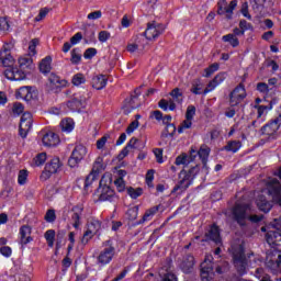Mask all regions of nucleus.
Segmentation results:
<instances>
[{
  "instance_id": "f257e3e1",
  "label": "nucleus",
  "mask_w": 281,
  "mask_h": 281,
  "mask_svg": "<svg viewBox=\"0 0 281 281\" xmlns=\"http://www.w3.org/2000/svg\"><path fill=\"white\" fill-rule=\"evenodd\" d=\"M266 241L274 249L267 256L266 267L271 273H278L281 269V229L272 228L266 234Z\"/></svg>"
},
{
  "instance_id": "f03ea898",
  "label": "nucleus",
  "mask_w": 281,
  "mask_h": 281,
  "mask_svg": "<svg viewBox=\"0 0 281 281\" xmlns=\"http://www.w3.org/2000/svg\"><path fill=\"white\" fill-rule=\"evenodd\" d=\"M231 217L239 227H247V221L250 223H260L263 215H251V205L244 202H236L231 209Z\"/></svg>"
},
{
  "instance_id": "7ed1b4c3",
  "label": "nucleus",
  "mask_w": 281,
  "mask_h": 281,
  "mask_svg": "<svg viewBox=\"0 0 281 281\" xmlns=\"http://www.w3.org/2000/svg\"><path fill=\"white\" fill-rule=\"evenodd\" d=\"M211 149L207 145H202L200 149L196 151L194 147H191L190 154L182 153L177 157V166H189L192 164L196 157H199L202 164H207V159L210 158Z\"/></svg>"
},
{
  "instance_id": "20e7f679",
  "label": "nucleus",
  "mask_w": 281,
  "mask_h": 281,
  "mask_svg": "<svg viewBox=\"0 0 281 281\" xmlns=\"http://www.w3.org/2000/svg\"><path fill=\"white\" fill-rule=\"evenodd\" d=\"M111 177L110 176H102L99 188L97 189L94 196H97L98 201H109L113 203L117 199L115 195V191L111 188Z\"/></svg>"
},
{
  "instance_id": "39448f33",
  "label": "nucleus",
  "mask_w": 281,
  "mask_h": 281,
  "mask_svg": "<svg viewBox=\"0 0 281 281\" xmlns=\"http://www.w3.org/2000/svg\"><path fill=\"white\" fill-rule=\"evenodd\" d=\"M151 120H156L157 122H162L165 124V131L161 134V137H165V139H168V137L172 138L175 137V133H177V125H175L172 122L171 115H165L159 110H155L150 113Z\"/></svg>"
},
{
  "instance_id": "423d86ee",
  "label": "nucleus",
  "mask_w": 281,
  "mask_h": 281,
  "mask_svg": "<svg viewBox=\"0 0 281 281\" xmlns=\"http://www.w3.org/2000/svg\"><path fill=\"white\" fill-rule=\"evenodd\" d=\"M233 265L238 273V276H246L249 262L247 256L245 255V248L238 246L233 251Z\"/></svg>"
},
{
  "instance_id": "0eeeda50",
  "label": "nucleus",
  "mask_w": 281,
  "mask_h": 281,
  "mask_svg": "<svg viewBox=\"0 0 281 281\" xmlns=\"http://www.w3.org/2000/svg\"><path fill=\"white\" fill-rule=\"evenodd\" d=\"M116 254H117V250L113 245V240L111 239L105 240L103 243V249L99 252L97 257L98 265H101V267H105V265H111Z\"/></svg>"
},
{
  "instance_id": "6e6552de",
  "label": "nucleus",
  "mask_w": 281,
  "mask_h": 281,
  "mask_svg": "<svg viewBox=\"0 0 281 281\" xmlns=\"http://www.w3.org/2000/svg\"><path fill=\"white\" fill-rule=\"evenodd\" d=\"M199 170H201V168L199 167V165H195L194 167H191L189 170L183 169L182 171H180L178 177L177 190H188V188L192 186L194 177L199 175Z\"/></svg>"
},
{
  "instance_id": "1a4fd4ad",
  "label": "nucleus",
  "mask_w": 281,
  "mask_h": 281,
  "mask_svg": "<svg viewBox=\"0 0 281 281\" xmlns=\"http://www.w3.org/2000/svg\"><path fill=\"white\" fill-rule=\"evenodd\" d=\"M225 78H226V74L220 72L209 82V85L203 90V92H201V88L195 87L192 89V93H194V95H201V93H203V95H207V93H210L211 91H214L218 87V85L224 82Z\"/></svg>"
},
{
  "instance_id": "9d476101",
  "label": "nucleus",
  "mask_w": 281,
  "mask_h": 281,
  "mask_svg": "<svg viewBox=\"0 0 281 281\" xmlns=\"http://www.w3.org/2000/svg\"><path fill=\"white\" fill-rule=\"evenodd\" d=\"M85 157H87V147L83 145H77L68 159V166L70 168H78V164H80Z\"/></svg>"
},
{
  "instance_id": "9b49d317",
  "label": "nucleus",
  "mask_w": 281,
  "mask_h": 281,
  "mask_svg": "<svg viewBox=\"0 0 281 281\" xmlns=\"http://www.w3.org/2000/svg\"><path fill=\"white\" fill-rule=\"evenodd\" d=\"M67 109L72 112H80L82 109H87V97L76 93L74 97L67 101Z\"/></svg>"
},
{
  "instance_id": "f8f14e48",
  "label": "nucleus",
  "mask_w": 281,
  "mask_h": 281,
  "mask_svg": "<svg viewBox=\"0 0 281 281\" xmlns=\"http://www.w3.org/2000/svg\"><path fill=\"white\" fill-rule=\"evenodd\" d=\"M12 47V44L3 45V48L0 50V67H7L8 69L14 67V57H12V54L10 53Z\"/></svg>"
},
{
  "instance_id": "ddd939ff",
  "label": "nucleus",
  "mask_w": 281,
  "mask_h": 281,
  "mask_svg": "<svg viewBox=\"0 0 281 281\" xmlns=\"http://www.w3.org/2000/svg\"><path fill=\"white\" fill-rule=\"evenodd\" d=\"M247 98V90H245V86L239 83L231 93H229V105L238 106L243 100Z\"/></svg>"
},
{
  "instance_id": "4468645a",
  "label": "nucleus",
  "mask_w": 281,
  "mask_h": 281,
  "mask_svg": "<svg viewBox=\"0 0 281 281\" xmlns=\"http://www.w3.org/2000/svg\"><path fill=\"white\" fill-rule=\"evenodd\" d=\"M165 30L166 27L164 26V24H159L155 22L148 23L146 31L140 36H145L147 41H155V38L160 36V34H164Z\"/></svg>"
},
{
  "instance_id": "2eb2a0df",
  "label": "nucleus",
  "mask_w": 281,
  "mask_h": 281,
  "mask_svg": "<svg viewBox=\"0 0 281 281\" xmlns=\"http://www.w3.org/2000/svg\"><path fill=\"white\" fill-rule=\"evenodd\" d=\"M32 113L24 112L20 120V127H19V135L22 137V139H25L27 137V133L32 131Z\"/></svg>"
},
{
  "instance_id": "dca6fc26",
  "label": "nucleus",
  "mask_w": 281,
  "mask_h": 281,
  "mask_svg": "<svg viewBox=\"0 0 281 281\" xmlns=\"http://www.w3.org/2000/svg\"><path fill=\"white\" fill-rule=\"evenodd\" d=\"M212 240V243H215V245H223V240L221 239V229H218V226L213 224L209 232L204 235V243H207Z\"/></svg>"
},
{
  "instance_id": "f3484780",
  "label": "nucleus",
  "mask_w": 281,
  "mask_h": 281,
  "mask_svg": "<svg viewBox=\"0 0 281 281\" xmlns=\"http://www.w3.org/2000/svg\"><path fill=\"white\" fill-rule=\"evenodd\" d=\"M201 280L214 281V267L211 261L207 262V259L201 263Z\"/></svg>"
},
{
  "instance_id": "a211bd4d",
  "label": "nucleus",
  "mask_w": 281,
  "mask_h": 281,
  "mask_svg": "<svg viewBox=\"0 0 281 281\" xmlns=\"http://www.w3.org/2000/svg\"><path fill=\"white\" fill-rule=\"evenodd\" d=\"M4 76L8 80H25V70L19 68H7L4 70Z\"/></svg>"
},
{
  "instance_id": "6ab92c4d",
  "label": "nucleus",
  "mask_w": 281,
  "mask_h": 281,
  "mask_svg": "<svg viewBox=\"0 0 281 281\" xmlns=\"http://www.w3.org/2000/svg\"><path fill=\"white\" fill-rule=\"evenodd\" d=\"M15 95L21 100H25L26 102H30L31 100H34L36 98V92L32 91V87L24 86L16 91Z\"/></svg>"
},
{
  "instance_id": "aec40b11",
  "label": "nucleus",
  "mask_w": 281,
  "mask_h": 281,
  "mask_svg": "<svg viewBox=\"0 0 281 281\" xmlns=\"http://www.w3.org/2000/svg\"><path fill=\"white\" fill-rule=\"evenodd\" d=\"M42 142H43L44 146L52 148V147L58 146V144H60V137H58V134L49 131L44 134Z\"/></svg>"
},
{
  "instance_id": "412c9836",
  "label": "nucleus",
  "mask_w": 281,
  "mask_h": 281,
  "mask_svg": "<svg viewBox=\"0 0 281 281\" xmlns=\"http://www.w3.org/2000/svg\"><path fill=\"white\" fill-rule=\"evenodd\" d=\"M34 238H32V227L29 225H22L20 227V245H30Z\"/></svg>"
},
{
  "instance_id": "4be33fe9",
  "label": "nucleus",
  "mask_w": 281,
  "mask_h": 281,
  "mask_svg": "<svg viewBox=\"0 0 281 281\" xmlns=\"http://www.w3.org/2000/svg\"><path fill=\"white\" fill-rule=\"evenodd\" d=\"M82 206H74L70 211V221L72 223V227L75 229H78L80 225H82V222H80V218L82 217Z\"/></svg>"
},
{
  "instance_id": "5701e85b",
  "label": "nucleus",
  "mask_w": 281,
  "mask_h": 281,
  "mask_svg": "<svg viewBox=\"0 0 281 281\" xmlns=\"http://www.w3.org/2000/svg\"><path fill=\"white\" fill-rule=\"evenodd\" d=\"M60 168H63V162H60V158L55 157L46 164L45 172H47L49 177L50 175H56V172H59Z\"/></svg>"
},
{
  "instance_id": "b1692460",
  "label": "nucleus",
  "mask_w": 281,
  "mask_h": 281,
  "mask_svg": "<svg viewBox=\"0 0 281 281\" xmlns=\"http://www.w3.org/2000/svg\"><path fill=\"white\" fill-rule=\"evenodd\" d=\"M106 82H109V79L104 75H94L91 79V86L97 91H102L106 87Z\"/></svg>"
},
{
  "instance_id": "393cba45",
  "label": "nucleus",
  "mask_w": 281,
  "mask_h": 281,
  "mask_svg": "<svg viewBox=\"0 0 281 281\" xmlns=\"http://www.w3.org/2000/svg\"><path fill=\"white\" fill-rule=\"evenodd\" d=\"M257 207H259L260 212H265V214L271 212V207H273V204L267 200V196L265 195H258L257 200Z\"/></svg>"
},
{
  "instance_id": "a878e982",
  "label": "nucleus",
  "mask_w": 281,
  "mask_h": 281,
  "mask_svg": "<svg viewBox=\"0 0 281 281\" xmlns=\"http://www.w3.org/2000/svg\"><path fill=\"white\" fill-rule=\"evenodd\" d=\"M180 269L183 273H192V269H194V257L192 255H188L181 262Z\"/></svg>"
},
{
  "instance_id": "bb28decb",
  "label": "nucleus",
  "mask_w": 281,
  "mask_h": 281,
  "mask_svg": "<svg viewBox=\"0 0 281 281\" xmlns=\"http://www.w3.org/2000/svg\"><path fill=\"white\" fill-rule=\"evenodd\" d=\"M80 41H82V34L80 32L76 33L71 38L70 42H66L64 43V46L61 48V52H64V54H67L71 47L74 45H78V43H80Z\"/></svg>"
},
{
  "instance_id": "cd10ccee",
  "label": "nucleus",
  "mask_w": 281,
  "mask_h": 281,
  "mask_svg": "<svg viewBox=\"0 0 281 281\" xmlns=\"http://www.w3.org/2000/svg\"><path fill=\"white\" fill-rule=\"evenodd\" d=\"M159 109L162 111H175L177 109V104H175V99L167 97V99H161L158 102Z\"/></svg>"
},
{
  "instance_id": "c85d7f7f",
  "label": "nucleus",
  "mask_w": 281,
  "mask_h": 281,
  "mask_svg": "<svg viewBox=\"0 0 281 281\" xmlns=\"http://www.w3.org/2000/svg\"><path fill=\"white\" fill-rule=\"evenodd\" d=\"M144 35H140L138 40L134 44H128L127 45V52L131 54L135 52H144Z\"/></svg>"
},
{
  "instance_id": "c756f323",
  "label": "nucleus",
  "mask_w": 281,
  "mask_h": 281,
  "mask_svg": "<svg viewBox=\"0 0 281 281\" xmlns=\"http://www.w3.org/2000/svg\"><path fill=\"white\" fill-rule=\"evenodd\" d=\"M139 95H142V91L137 88L134 90V93L131 94L130 99H126L131 109H137L139 106Z\"/></svg>"
},
{
  "instance_id": "7c9ffc66",
  "label": "nucleus",
  "mask_w": 281,
  "mask_h": 281,
  "mask_svg": "<svg viewBox=\"0 0 281 281\" xmlns=\"http://www.w3.org/2000/svg\"><path fill=\"white\" fill-rule=\"evenodd\" d=\"M135 144H137V138L136 137H132L130 139V142L126 144V146L121 150L119 157L121 159H124V157H128V154L131 153V150L136 148Z\"/></svg>"
},
{
  "instance_id": "2f4dec72",
  "label": "nucleus",
  "mask_w": 281,
  "mask_h": 281,
  "mask_svg": "<svg viewBox=\"0 0 281 281\" xmlns=\"http://www.w3.org/2000/svg\"><path fill=\"white\" fill-rule=\"evenodd\" d=\"M19 67L20 69H33L34 68V60L30 55H26L24 57H20L19 60Z\"/></svg>"
},
{
  "instance_id": "473e14b6",
  "label": "nucleus",
  "mask_w": 281,
  "mask_h": 281,
  "mask_svg": "<svg viewBox=\"0 0 281 281\" xmlns=\"http://www.w3.org/2000/svg\"><path fill=\"white\" fill-rule=\"evenodd\" d=\"M243 147V143L240 140H228L226 146L223 147V150L226 153H237Z\"/></svg>"
},
{
  "instance_id": "72a5a7b5",
  "label": "nucleus",
  "mask_w": 281,
  "mask_h": 281,
  "mask_svg": "<svg viewBox=\"0 0 281 281\" xmlns=\"http://www.w3.org/2000/svg\"><path fill=\"white\" fill-rule=\"evenodd\" d=\"M88 232L92 233V234H98V232H100V229H102V223L97 220V218H90L88 221Z\"/></svg>"
},
{
  "instance_id": "f704fd0d",
  "label": "nucleus",
  "mask_w": 281,
  "mask_h": 281,
  "mask_svg": "<svg viewBox=\"0 0 281 281\" xmlns=\"http://www.w3.org/2000/svg\"><path fill=\"white\" fill-rule=\"evenodd\" d=\"M273 104H276V102L270 101L269 105H255V109H257L258 120H262V115L269 113V111L273 109Z\"/></svg>"
},
{
  "instance_id": "c9c22d12",
  "label": "nucleus",
  "mask_w": 281,
  "mask_h": 281,
  "mask_svg": "<svg viewBox=\"0 0 281 281\" xmlns=\"http://www.w3.org/2000/svg\"><path fill=\"white\" fill-rule=\"evenodd\" d=\"M40 71L41 74H49L52 71V57L46 56L42 61L40 63Z\"/></svg>"
},
{
  "instance_id": "e433bc0d",
  "label": "nucleus",
  "mask_w": 281,
  "mask_h": 281,
  "mask_svg": "<svg viewBox=\"0 0 281 281\" xmlns=\"http://www.w3.org/2000/svg\"><path fill=\"white\" fill-rule=\"evenodd\" d=\"M70 63L72 65H80V63L82 61V50L80 48H74L70 52Z\"/></svg>"
},
{
  "instance_id": "4c0bfd02",
  "label": "nucleus",
  "mask_w": 281,
  "mask_h": 281,
  "mask_svg": "<svg viewBox=\"0 0 281 281\" xmlns=\"http://www.w3.org/2000/svg\"><path fill=\"white\" fill-rule=\"evenodd\" d=\"M102 170H104V157L99 156L93 162L92 172H94L95 175H100Z\"/></svg>"
},
{
  "instance_id": "58836bf2",
  "label": "nucleus",
  "mask_w": 281,
  "mask_h": 281,
  "mask_svg": "<svg viewBox=\"0 0 281 281\" xmlns=\"http://www.w3.org/2000/svg\"><path fill=\"white\" fill-rule=\"evenodd\" d=\"M74 120L72 119H65L60 122V127L63 133H71L74 131Z\"/></svg>"
},
{
  "instance_id": "ea45409f",
  "label": "nucleus",
  "mask_w": 281,
  "mask_h": 281,
  "mask_svg": "<svg viewBox=\"0 0 281 281\" xmlns=\"http://www.w3.org/2000/svg\"><path fill=\"white\" fill-rule=\"evenodd\" d=\"M23 111H25V106H23V103H21V102H15V103H13V105H12L11 115H12L13 117H19V115H22V114H23Z\"/></svg>"
},
{
  "instance_id": "a19ab883",
  "label": "nucleus",
  "mask_w": 281,
  "mask_h": 281,
  "mask_svg": "<svg viewBox=\"0 0 281 281\" xmlns=\"http://www.w3.org/2000/svg\"><path fill=\"white\" fill-rule=\"evenodd\" d=\"M222 41L224 43H229V45H232V47H238V45H240L238 37H236L234 34L224 35L222 37Z\"/></svg>"
},
{
  "instance_id": "79ce46f5",
  "label": "nucleus",
  "mask_w": 281,
  "mask_h": 281,
  "mask_svg": "<svg viewBox=\"0 0 281 281\" xmlns=\"http://www.w3.org/2000/svg\"><path fill=\"white\" fill-rule=\"evenodd\" d=\"M44 238L46 239L48 247H54V240H56V231H46V233L44 234Z\"/></svg>"
},
{
  "instance_id": "37998d69",
  "label": "nucleus",
  "mask_w": 281,
  "mask_h": 281,
  "mask_svg": "<svg viewBox=\"0 0 281 281\" xmlns=\"http://www.w3.org/2000/svg\"><path fill=\"white\" fill-rule=\"evenodd\" d=\"M127 194L131 196V199H139V196H142V194H144V190L142 188H133L130 187L127 189Z\"/></svg>"
},
{
  "instance_id": "c03bdc74",
  "label": "nucleus",
  "mask_w": 281,
  "mask_h": 281,
  "mask_svg": "<svg viewBox=\"0 0 281 281\" xmlns=\"http://www.w3.org/2000/svg\"><path fill=\"white\" fill-rule=\"evenodd\" d=\"M71 82L75 87H80V85H85V82H87V78H85V75L82 74H76L74 75Z\"/></svg>"
},
{
  "instance_id": "a18cd8bd",
  "label": "nucleus",
  "mask_w": 281,
  "mask_h": 281,
  "mask_svg": "<svg viewBox=\"0 0 281 281\" xmlns=\"http://www.w3.org/2000/svg\"><path fill=\"white\" fill-rule=\"evenodd\" d=\"M48 82L50 85V87H60L61 85V81H60V77H58V75L52 72L49 76H48Z\"/></svg>"
},
{
  "instance_id": "49530a36",
  "label": "nucleus",
  "mask_w": 281,
  "mask_h": 281,
  "mask_svg": "<svg viewBox=\"0 0 281 281\" xmlns=\"http://www.w3.org/2000/svg\"><path fill=\"white\" fill-rule=\"evenodd\" d=\"M220 68L218 63L212 64L210 67L204 69V78H210Z\"/></svg>"
},
{
  "instance_id": "de8ad7c7",
  "label": "nucleus",
  "mask_w": 281,
  "mask_h": 281,
  "mask_svg": "<svg viewBox=\"0 0 281 281\" xmlns=\"http://www.w3.org/2000/svg\"><path fill=\"white\" fill-rule=\"evenodd\" d=\"M188 128H192V121L189 119H186L179 126H178V133H186Z\"/></svg>"
},
{
  "instance_id": "09e8293b",
  "label": "nucleus",
  "mask_w": 281,
  "mask_h": 281,
  "mask_svg": "<svg viewBox=\"0 0 281 281\" xmlns=\"http://www.w3.org/2000/svg\"><path fill=\"white\" fill-rule=\"evenodd\" d=\"M156 212H159V206H153L151 209L147 210L143 216V221L146 222V221H150V218H153V215L156 213Z\"/></svg>"
},
{
  "instance_id": "8fccbe9b",
  "label": "nucleus",
  "mask_w": 281,
  "mask_h": 281,
  "mask_svg": "<svg viewBox=\"0 0 281 281\" xmlns=\"http://www.w3.org/2000/svg\"><path fill=\"white\" fill-rule=\"evenodd\" d=\"M46 223H54L56 221V211L54 209H49L45 216H44Z\"/></svg>"
},
{
  "instance_id": "3c124183",
  "label": "nucleus",
  "mask_w": 281,
  "mask_h": 281,
  "mask_svg": "<svg viewBox=\"0 0 281 281\" xmlns=\"http://www.w3.org/2000/svg\"><path fill=\"white\" fill-rule=\"evenodd\" d=\"M27 181V170L23 169L19 171V176H18V183L20 186H25Z\"/></svg>"
},
{
  "instance_id": "603ef678",
  "label": "nucleus",
  "mask_w": 281,
  "mask_h": 281,
  "mask_svg": "<svg viewBox=\"0 0 281 281\" xmlns=\"http://www.w3.org/2000/svg\"><path fill=\"white\" fill-rule=\"evenodd\" d=\"M139 209L137 206H134L132 209H128L126 212V216L130 221H135L137 218Z\"/></svg>"
},
{
  "instance_id": "864d4df0",
  "label": "nucleus",
  "mask_w": 281,
  "mask_h": 281,
  "mask_svg": "<svg viewBox=\"0 0 281 281\" xmlns=\"http://www.w3.org/2000/svg\"><path fill=\"white\" fill-rule=\"evenodd\" d=\"M194 115H196V108L194 105H189L187 108V112H186V120H194Z\"/></svg>"
},
{
  "instance_id": "5fc2aeb1",
  "label": "nucleus",
  "mask_w": 281,
  "mask_h": 281,
  "mask_svg": "<svg viewBox=\"0 0 281 281\" xmlns=\"http://www.w3.org/2000/svg\"><path fill=\"white\" fill-rule=\"evenodd\" d=\"M98 177H99L98 173H94V171H91L90 175H88L86 178L85 188H89V186H91V183H93L95 179H98Z\"/></svg>"
},
{
  "instance_id": "6e6d98bb",
  "label": "nucleus",
  "mask_w": 281,
  "mask_h": 281,
  "mask_svg": "<svg viewBox=\"0 0 281 281\" xmlns=\"http://www.w3.org/2000/svg\"><path fill=\"white\" fill-rule=\"evenodd\" d=\"M153 153H154V155L156 157L157 164H164V149H161V148H154Z\"/></svg>"
},
{
  "instance_id": "4d7b16f0",
  "label": "nucleus",
  "mask_w": 281,
  "mask_h": 281,
  "mask_svg": "<svg viewBox=\"0 0 281 281\" xmlns=\"http://www.w3.org/2000/svg\"><path fill=\"white\" fill-rule=\"evenodd\" d=\"M137 128H139V121L135 120L133 121L126 128V133L127 135H133V133H135V131H137Z\"/></svg>"
},
{
  "instance_id": "13d9d810",
  "label": "nucleus",
  "mask_w": 281,
  "mask_h": 281,
  "mask_svg": "<svg viewBox=\"0 0 281 281\" xmlns=\"http://www.w3.org/2000/svg\"><path fill=\"white\" fill-rule=\"evenodd\" d=\"M237 5H238V1L233 0V1H231L229 5L226 7V9H227V15H226V18H227V19H232V14H234V10H236V7H237Z\"/></svg>"
},
{
  "instance_id": "bf43d9fd",
  "label": "nucleus",
  "mask_w": 281,
  "mask_h": 281,
  "mask_svg": "<svg viewBox=\"0 0 281 281\" xmlns=\"http://www.w3.org/2000/svg\"><path fill=\"white\" fill-rule=\"evenodd\" d=\"M262 273H265V270L262 268H257L256 269V274L258 276V278H261L260 281H272L271 276L262 274Z\"/></svg>"
},
{
  "instance_id": "052dcab7",
  "label": "nucleus",
  "mask_w": 281,
  "mask_h": 281,
  "mask_svg": "<svg viewBox=\"0 0 281 281\" xmlns=\"http://www.w3.org/2000/svg\"><path fill=\"white\" fill-rule=\"evenodd\" d=\"M47 161V154L41 153L35 157V165L36 166H43Z\"/></svg>"
},
{
  "instance_id": "680f3d73",
  "label": "nucleus",
  "mask_w": 281,
  "mask_h": 281,
  "mask_svg": "<svg viewBox=\"0 0 281 281\" xmlns=\"http://www.w3.org/2000/svg\"><path fill=\"white\" fill-rule=\"evenodd\" d=\"M114 184H115L119 192H124V190L126 188V183L124 182V178H117L114 181Z\"/></svg>"
},
{
  "instance_id": "e2e57ef3",
  "label": "nucleus",
  "mask_w": 281,
  "mask_h": 281,
  "mask_svg": "<svg viewBox=\"0 0 281 281\" xmlns=\"http://www.w3.org/2000/svg\"><path fill=\"white\" fill-rule=\"evenodd\" d=\"M93 236H95V233H90V231H86L85 233H83V236H82V238H81V243L83 244V245H88L89 244V240H91V238H93Z\"/></svg>"
},
{
  "instance_id": "0e129e2a",
  "label": "nucleus",
  "mask_w": 281,
  "mask_h": 281,
  "mask_svg": "<svg viewBox=\"0 0 281 281\" xmlns=\"http://www.w3.org/2000/svg\"><path fill=\"white\" fill-rule=\"evenodd\" d=\"M95 54H98V49H95V48H88L83 53V58H86V60H91V58H93V56H95Z\"/></svg>"
},
{
  "instance_id": "69168bd1",
  "label": "nucleus",
  "mask_w": 281,
  "mask_h": 281,
  "mask_svg": "<svg viewBox=\"0 0 281 281\" xmlns=\"http://www.w3.org/2000/svg\"><path fill=\"white\" fill-rule=\"evenodd\" d=\"M239 27L241 29V31L244 33L247 32L248 30H254V25H251V23L247 22V20H240Z\"/></svg>"
},
{
  "instance_id": "338daca9",
  "label": "nucleus",
  "mask_w": 281,
  "mask_h": 281,
  "mask_svg": "<svg viewBox=\"0 0 281 281\" xmlns=\"http://www.w3.org/2000/svg\"><path fill=\"white\" fill-rule=\"evenodd\" d=\"M0 254L4 258H10L12 256V248L10 246H2L0 247Z\"/></svg>"
},
{
  "instance_id": "774afa93",
  "label": "nucleus",
  "mask_w": 281,
  "mask_h": 281,
  "mask_svg": "<svg viewBox=\"0 0 281 281\" xmlns=\"http://www.w3.org/2000/svg\"><path fill=\"white\" fill-rule=\"evenodd\" d=\"M162 281H177V274L175 272H167L164 276Z\"/></svg>"
}]
</instances>
